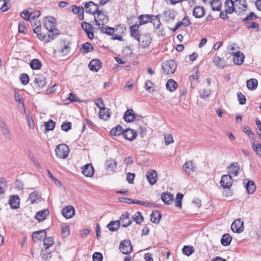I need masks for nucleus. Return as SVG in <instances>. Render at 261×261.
I'll return each mask as SVG.
<instances>
[{
    "mask_svg": "<svg viewBox=\"0 0 261 261\" xmlns=\"http://www.w3.org/2000/svg\"><path fill=\"white\" fill-rule=\"evenodd\" d=\"M150 23L154 27L156 33H161L163 31V27L162 25L159 15L151 14H142L138 18L135 23L129 22L130 33H136L140 30V28L145 24Z\"/></svg>",
    "mask_w": 261,
    "mask_h": 261,
    "instance_id": "1",
    "label": "nucleus"
},
{
    "mask_svg": "<svg viewBox=\"0 0 261 261\" xmlns=\"http://www.w3.org/2000/svg\"><path fill=\"white\" fill-rule=\"evenodd\" d=\"M71 42L67 39H61L57 46L55 51L60 56H64L71 50Z\"/></svg>",
    "mask_w": 261,
    "mask_h": 261,
    "instance_id": "2",
    "label": "nucleus"
},
{
    "mask_svg": "<svg viewBox=\"0 0 261 261\" xmlns=\"http://www.w3.org/2000/svg\"><path fill=\"white\" fill-rule=\"evenodd\" d=\"M130 36L137 39L143 48L148 47L152 41L150 34H130Z\"/></svg>",
    "mask_w": 261,
    "mask_h": 261,
    "instance_id": "3",
    "label": "nucleus"
},
{
    "mask_svg": "<svg viewBox=\"0 0 261 261\" xmlns=\"http://www.w3.org/2000/svg\"><path fill=\"white\" fill-rule=\"evenodd\" d=\"M31 20L32 28L33 33H39L41 30V25L40 21H37V19L40 15V12L38 10H35L31 12Z\"/></svg>",
    "mask_w": 261,
    "mask_h": 261,
    "instance_id": "4",
    "label": "nucleus"
},
{
    "mask_svg": "<svg viewBox=\"0 0 261 261\" xmlns=\"http://www.w3.org/2000/svg\"><path fill=\"white\" fill-rule=\"evenodd\" d=\"M162 66L163 73L167 74L173 73L176 69V65L173 60L164 61Z\"/></svg>",
    "mask_w": 261,
    "mask_h": 261,
    "instance_id": "5",
    "label": "nucleus"
},
{
    "mask_svg": "<svg viewBox=\"0 0 261 261\" xmlns=\"http://www.w3.org/2000/svg\"><path fill=\"white\" fill-rule=\"evenodd\" d=\"M56 155L61 159L66 158L69 153V149L67 145L65 144H61L57 145L55 148Z\"/></svg>",
    "mask_w": 261,
    "mask_h": 261,
    "instance_id": "6",
    "label": "nucleus"
},
{
    "mask_svg": "<svg viewBox=\"0 0 261 261\" xmlns=\"http://www.w3.org/2000/svg\"><path fill=\"white\" fill-rule=\"evenodd\" d=\"M96 14H97V16H94V20L96 24L99 26V28L101 30L102 25H106L105 24V23L107 22L108 21V17L102 10H98Z\"/></svg>",
    "mask_w": 261,
    "mask_h": 261,
    "instance_id": "7",
    "label": "nucleus"
},
{
    "mask_svg": "<svg viewBox=\"0 0 261 261\" xmlns=\"http://www.w3.org/2000/svg\"><path fill=\"white\" fill-rule=\"evenodd\" d=\"M43 23L44 27L50 33L57 31L56 29V19L54 17L51 16L46 17L43 19Z\"/></svg>",
    "mask_w": 261,
    "mask_h": 261,
    "instance_id": "8",
    "label": "nucleus"
},
{
    "mask_svg": "<svg viewBox=\"0 0 261 261\" xmlns=\"http://www.w3.org/2000/svg\"><path fill=\"white\" fill-rule=\"evenodd\" d=\"M119 249L122 253L129 254L133 251V246L129 240H125L121 242Z\"/></svg>",
    "mask_w": 261,
    "mask_h": 261,
    "instance_id": "9",
    "label": "nucleus"
},
{
    "mask_svg": "<svg viewBox=\"0 0 261 261\" xmlns=\"http://www.w3.org/2000/svg\"><path fill=\"white\" fill-rule=\"evenodd\" d=\"M126 30V28L123 24H119L114 28L110 27L108 25H102L101 28V33H113L114 31L118 32V33H124Z\"/></svg>",
    "mask_w": 261,
    "mask_h": 261,
    "instance_id": "10",
    "label": "nucleus"
},
{
    "mask_svg": "<svg viewBox=\"0 0 261 261\" xmlns=\"http://www.w3.org/2000/svg\"><path fill=\"white\" fill-rule=\"evenodd\" d=\"M98 101H100V105L96 104L97 107L99 109V117L101 119H107L110 118L109 113L108 110L105 107V104L101 98H99L97 99Z\"/></svg>",
    "mask_w": 261,
    "mask_h": 261,
    "instance_id": "11",
    "label": "nucleus"
},
{
    "mask_svg": "<svg viewBox=\"0 0 261 261\" xmlns=\"http://www.w3.org/2000/svg\"><path fill=\"white\" fill-rule=\"evenodd\" d=\"M98 9V5L92 1L85 4L84 10L87 13L95 15Z\"/></svg>",
    "mask_w": 261,
    "mask_h": 261,
    "instance_id": "12",
    "label": "nucleus"
},
{
    "mask_svg": "<svg viewBox=\"0 0 261 261\" xmlns=\"http://www.w3.org/2000/svg\"><path fill=\"white\" fill-rule=\"evenodd\" d=\"M34 82L35 88L39 90L43 88L46 84V78L42 74L35 75Z\"/></svg>",
    "mask_w": 261,
    "mask_h": 261,
    "instance_id": "13",
    "label": "nucleus"
},
{
    "mask_svg": "<svg viewBox=\"0 0 261 261\" xmlns=\"http://www.w3.org/2000/svg\"><path fill=\"white\" fill-rule=\"evenodd\" d=\"M130 216V214L127 212H125L121 214L119 221H120V223H122V227H127L132 224L133 220Z\"/></svg>",
    "mask_w": 261,
    "mask_h": 261,
    "instance_id": "14",
    "label": "nucleus"
},
{
    "mask_svg": "<svg viewBox=\"0 0 261 261\" xmlns=\"http://www.w3.org/2000/svg\"><path fill=\"white\" fill-rule=\"evenodd\" d=\"M176 13L173 9H167L164 11L161 14H159V18H162L163 20L168 21L171 19H173L175 16Z\"/></svg>",
    "mask_w": 261,
    "mask_h": 261,
    "instance_id": "15",
    "label": "nucleus"
},
{
    "mask_svg": "<svg viewBox=\"0 0 261 261\" xmlns=\"http://www.w3.org/2000/svg\"><path fill=\"white\" fill-rule=\"evenodd\" d=\"M231 229L234 232L240 233L244 230V223L241 219L235 220L231 225Z\"/></svg>",
    "mask_w": 261,
    "mask_h": 261,
    "instance_id": "16",
    "label": "nucleus"
},
{
    "mask_svg": "<svg viewBox=\"0 0 261 261\" xmlns=\"http://www.w3.org/2000/svg\"><path fill=\"white\" fill-rule=\"evenodd\" d=\"M234 3L236 13L240 14L246 10L247 5L245 0H235Z\"/></svg>",
    "mask_w": 261,
    "mask_h": 261,
    "instance_id": "17",
    "label": "nucleus"
},
{
    "mask_svg": "<svg viewBox=\"0 0 261 261\" xmlns=\"http://www.w3.org/2000/svg\"><path fill=\"white\" fill-rule=\"evenodd\" d=\"M59 34H36L37 37L44 43H48L56 38Z\"/></svg>",
    "mask_w": 261,
    "mask_h": 261,
    "instance_id": "18",
    "label": "nucleus"
},
{
    "mask_svg": "<svg viewBox=\"0 0 261 261\" xmlns=\"http://www.w3.org/2000/svg\"><path fill=\"white\" fill-rule=\"evenodd\" d=\"M232 184V179L230 175H223L221 177L220 185L223 188H229Z\"/></svg>",
    "mask_w": 261,
    "mask_h": 261,
    "instance_id": "19",
    "label": "nucleus"
},
{
    "mask_svg": "<svg viewBox=\"0 0 261 261\" xmlns=\"http://www.w3.org/2000/svg\"><path fill=\"white\" fill-rule=\"evenodd\" d=\"M231 54L233 55V61L235 64L240 65L243 64L245 56L242 52L238 51L235 54L232 52Z\"/></svg>",
    "mask_w": 261,
    "mask_h": 261,
    "instance_id": "20",
    "label": "nucleus"
},
{
    "mask_svg": "<svg viewBox=\"0 0 261 261\" xmlns=\"http://www.w3.org/2000/svg\"><path fill=\"white\" fill-rule=\"evenodd\" d=\"M137 132L131 128L125 129L123 133L124 138L129 141H133L135 140L137 137Z\"/></svg>",
    "mask_w": 261,
    "mask_h": 261,
    "instance_id": "21",
    "label": "nucleus"
},
{
    "mask_svg": "<svg viewBox=\"0 0 261 261\" xmlns=\"http://www.w3.org/2000/svg\"><path fill=\"white\" fill-rule=\"evenodd\" d=\"M88 66L90 70L97 72L101 68V62L98 59H93L90 62Z\"/></svg>",
    "mask_w": 261,
    "mask_h": 261,
    "instance_id": "22",
    "label": "nucleus"
},
{
    "mask_svg": "<svg viewBox=\"0 0 261 261\" xmlns=\"http://www.w3.org/2000/svg\"><path fill=\"white\" fill-rule=\"evenodd\" d=\"M0 127L2 129V133L5 138L8 140H11L12 135L8 127L7 126L2 118L0 119Z\"/></svg>",
    "mask_w": 261,
    "mask_h": 261,
    "instance_id": "23",
    "label": "nucleus"
},
{
    "mask_svg": "<svg viewBox=\"0 0 261 261\" xmlns=\"http://www.w3.org/2000/svg\"><path fill=\"white\" fill-rule=\"evenodd\" d=\"M240 168V166L239 163L234 162L227 168V172L229 175L231 174L234 176H236L238 175Z\"/></svg>",
    "mask_w": 261,
    "mask_h": 261,
    "instance_id": "24",
    "label": "nucleus"
},
{
    "mask_svg": "<svg viewBox=\"0 0 261 261\" xmlns=\"http://www.w3.org/2000/svg\"><path fill=\"white\" fill-rule=\"evenodd\" d=\"M146 178L151 185L155 184L157 181V173L155 170L147 171L146 174Z\"/></svg>",
    "mask_w": 261,
    "mask_h": 261,
    "instance_id": "25",
    "label": "nucleus"
},
{
    "mask_svg": "<svg viewBox=\"0 0 261 261\" xmlns=\"http://www.w3.org/2000/svg\"><path fill=\"white\" fill-rule=\"evenodd\" d=\"M82 173L86 177H92L94 174V168L91 164H87L82 168Z\"/></svg>",
    "mask_w": 261,
    "mask_h": 261,
    "instance_id": "26",
    "label": "nucleus"
},
{
    "mask_svg": "<svg viewBox=\"0 0 261 261\" xmlns=\"http://www.w3.org/2000/svg\"><path fill=\"white\" fill-rule=\"evenodd\" d=\"M183 169L187 174H190L196 170V167L194 166L192 161L186 162L183 166Z\"/></svg>",
    "mask_w": 261,
    "mask_h": 261,
    "instance_id": "27",
    "label": "nucleus"
},
{
    "mask_svg": "<svg viewBox=\"0 0 261 261\" xmlns=\"http://www.w3.org/2000/svg\"><path fill=\"white\" fill-rule=\"evenodd\" d=\"M20 199L18 195H14L10 196L9 204L13 209H16L19 207Z\"/></svg>",
    "mask_w": 261,
    "mask_h": 261,
    "instance_id": "28",
    "label": "nucleus"
},
{
    "mask_svg": "<svg viewBox=\"0 0 261 261\" xmlns=\"http://www.w3.org/2000/svg\"><path fill=\"white\" fill-rule=\"evenodd\" d=\"M62 213L66 218H71L74 215V208L72 206H66L62 210Z\"/></svg>",
    "mask_w": 261,
    "mask_h": 261,
    "instance_id": "29",
    "label": "nucleus"
},
{
    "mask_svg": "<svg viewBox=\"0 0 261 261\" xmlns=\"http://www.w3.org/2000/svg\"><path fill=\"white\" fill-rule=\"evenodd\" d=\"M161 199L165 204H171L173 200V195L168 192H164L161 195Z\"/></svg>",
    "mask_w": 261,
    "mask_h": 261,
    "instance_id": "30",
    "label": "nucleus"
},
{
    "mask_svg": "<svg viewBox=\"0 0 261 261\" xmlns=\"http://www.w3.org/2000/svg\"><path fill=\"white\" fill-rule=\"evenodd\" d=\"M162 215L161 212L158 210L152 211L150 215V220L153 223H159L160 221Z\"/></svg>",
    "mask_w": 261,
    "mask_h": 261,
    "instance_id": "31",
    "label": "nucleus"
},
{
    "mask_svg": "<svg viewBox=\"0 0 261 261\" xmlns=\"http://www.w3.org/2000/svg\"><path fill=\"white\" fill-rule=\"evenodd\" d=\"M123 118L127 122H132L135 119V114L133 109L127 110L124 115Z\"/></svg>",
    "mask_w": 261,
    "mask_h": 261,
    "instance_id": "32",
    "label": "nucleus"
},
{
    "mask_svg": "<svg viewBox=\"0 0 261 261\" xmlns=\"http://www.w3.org/2000/svg\"><path fill=\"white\" fill-rule=\"evenodd\" d=\"M49 214V212L48 209H44L42 211L38 212L35 216L36 219L39 222L45 220L47 216Z\"/></svg>",
    "mask_w": 261,
    "mask_h": 261,
    "instance_id": "33",
    "label": "nucleus"
},
{
    "mask_svg": "<svg viewBox=\"0 0 261 261\" xmlns=\"http://www.w3.org/2000/svg\"><path fill=\"white\" fill-rule=\"evenodd\" d=\"M225 11L229 14H231L232 12H235L234 1L232 0H226L225 2Z\"/></svg>",
    "mask_w": 261,
    "mask_h": 261,
    "instance_id": "34",
    "label": "nucleus"
},
{
    "mask_svg": "<svg viewBox=\"0 0 261 261\" xmlns=\"http://www.w3.org/2000/svg\"><path fill=\"white\" fill-rule=\"evenodd\" d=\"M71 11L74 14H77L80 20L84 19V8L82 7H77L76 5L71 6Z\"/></svg>",
    "mask_w": 261,
    "mask_h": 261,
    "instance_id": "35",
    "label": "nucleus"
},
{
    "mask_svg": "<svg viewBox=\"0 0 261 261\" xmlns=\"http://www.w3.org/2000/svg\"><path fill=\"white\" fill-rule=\"evenodd\" d=\"M193 14L196 18L203 17L205 14L204 8L200 6L195 7L193 10Z\"/></svg>",
    "mask_w": 261,
    "mask_h": 261,
    "instance_id": "36",
    "label": "nucleus"
},
{
    "mask_svg": "<svg viewBox=\"0 0 261 261\" xmlns=\"http://www.w3.org/2000/svg\"><path fill=\"white\" fill-rule=\"evenodd\" d=\"M166 86L167 89L170 92L174 91L177 88V83L172 79L169 80L166 84Z\"/></svg>",
    "mask_w": 261,
    "mask_h": 261,
    "instance_id": "37",
    "label": "nucleus"
},
{
    "mask_svg": "<svg viewBox=\"0 0 261 261\" xmlns=\"http://www.w3.org/2000/svg\"><path fill=\"white\" fill-rule=\"evenodd\" d=\"M246 27L248 29H251V31L253 32H258L259 31V25L258 24L252 21H247L245 23Z\"/></svg>",
    "mask_w": 261,
    "mask_h": 261,
    "instance_id": "38",
    "label": "nucleus"
},
{
    "mask_svg": "<svg viewBox=\"0 0 261 261\" xmlns=\"http://www.w3.org/2000/svg\"><path fill=\"white\" fill-rule=\"evenodd\" d=\"M124 130L122 126L120 125H117L116 127L113 128L110 132V134L113 136H119L123 135Z\"/></svg>",
    "mask_w": 261,
    "mask_h": 261,
    "instance_id": "39",
    "label": "nucleus"
},
{
    "mask_svg": "<svg viewBox=\"0 0 261 261\" xmlns=\"http://www.w3.org/2000/svg\"><path fill=\"white\" fill-rule=\"evenodd\" d=\"M232 241V237L229 233H225L222 236L221 243L223 246H228Z\"/></svg>",
    "mask_w": 261,
    "mask_h": 261,
    "instance_id": "40",
    "label": "nucleus"
},
{
    "mask_svg": "<svg viewBox=\"0 0 261 261\" xmlns=\"http://www.w3.org/2000/svg\"><path fill=\"white\" fill-rule=\"evenodd\" d=\"M47 233L44 229L34 232L32 234L33 239H36L41 240L44 237H46Z\"/></svg>",
    "mask_w": 261,
    "mask_h": 261,
    "instance_id": "41",
    "label": "nucleus"
},
{
    "mask_svg": "<svg viewBox=\"0 0 261 261\" xmlns=\"http://www.w3.org/2000/svg\"><path fill=\"white\" fill-rule=\"evenodd\" d=\"M258 85V82L255 79H251L247 81V87L250 90H255Z\"/></svg>",
    "mask_w": 261,
    "mask_h": 261,
    "instance_id": "42",
    "label": "nucleus"
},
{
    "mask_svg": "<svg viewBox=\"0 0 261 261\" xmlns=\"http://www.w3.org/2000/svg\"><path fill=\"white\" fill-rule=\"evenodd\" d=\"M120 226V222L119 220L112 221L108 225L107 227L111 231H116Z\"/></svg>",
    "mask_w": 261,
    "mask_h": 261,
    "instance_id": "43",
    "label": "nucleus"
},
{
    "mask_svg": "<svg viewBox=\"0 0 261 261\" xmlns=\"http://www.w3.org/2000/svg\"><path fill=\"white\" fill-rule=\"evenodd\" d=\"M31 67L34 70H38L41 68L42 63L40 60L37 59H33L30 63Z\"/></svg>",
    "mask_w": 261,
    "mask_h": 261,
    "instance_id": "44",
    "label": "nucleus"
},
{
    "mask_svg": "<svg viewBox=\"0 0 261 261\" xmlns=\"http://www.w3.org/2000/svg\"><path fill=\"white\" fill-rule=\"evenodd\" d=\"M54 244V239L52 237H45L43 239V245L45 249H48Z\"/></svg>",
    "mask_w": 261,
    "mask_h": 261,
    "instance_id": "45",
    "label": "nucleus"
},
{
    "mask_svg": "<svg viewBox=\"0 0 261 261\" xmlns=\"http://www.w3.org/2000/svg\"><path fill=\"white\" fill-rule=\"evenodd\" d=\"M245 187L249 194H253L255 191L256 186L252 180L248 181Z\"/></svg>",
    "mask_w": 261,
    "mask_h": 261,
    "instance_id": "46",
    "label": "nucleus"
},
{
    "mask_svg": "<svg viewBox=\"0 0 261 261\" xmlns=\"http://www.w3.org/2000/svg\"><path fill=\"white\" fill-rule=\"evenodd\" d=\"M133 221H134L137 224H140L143 221V217L140 212H137L133 218H132Z\"/></svg>",
    "mask_w": 261,
    "mask_h": 261,
    "instance_id": "47",
    "label": "nucleus"
},
{
    "mask_svg": "<svg viewBox=\"0 0 261 261\" xmlns=\"http://www.w3.org/2000/svg\"><path fill=\"white\" fill-rule=\"evenodd\" d=\"M182 252L184 254L189 256L194 252V249L191 246H184L182 249Z\"/></svg>",
    "mask_w": 261,
    "mask_h": 261,
    "instance_id": "48",
    "label": "nucleus"
},
{
    "mask_svg": "<svg viewBox=\"0 0 261 261\" xmlns=\"http://www.w3.org/2000/svg\"><path fill=\"white\" fill-rule=\"evenodd\" d=\"M107 168H110L112 171L114 170L117 167V163L113 159H110L106 161Z\"/></svg>",
    "mask_w": 261,
    "mask_h": 261,
    "instance_id": "49",
    "label": "nucleus"
},
{
    "mask_svg": "<svg viewBox=\"0 0 261 261\" xmlns=\"http://www.w3.org/2000/svg\"><path fill=\"white\" fill-rule=\"evenodd\" d=\"M213 62L218 67H220L222 68H224L225 65L224 60L219 57L216 56L214 59Z\"/></svg>",
    "mask_w": 261,
    "mask_h": 261,
    "instance_id": "50",
    "label": "nucleus"
},
{
    "mask_svg": "<svg viewBox=\"0 0 261 261\" xmlns=\"http://www.w3.org/2000/svg\"><path fill=\"white\" fill-rule=\"evenodd\" d=\"M184 197V195L180 193H178L176 194V200L175 201V205L178 207L181 208L182 205V200Z\"/></svg>",
    "mask_w": 261,
    "mask_h": 261,
    "instance_id": "51",
    "label": "nucleus"
},
{
    "mask_svg": "<svg viewBox=\"0 0 261 261\" xmlns=\"http://www.w3.org/2000/svg\"><path fill=\"white\" fill-rule=\"evenodd\" d=\"M7 187V182L5 178H0V194H3L5 192L6 188Z\"/></svg>",
    "mask_w": 261,
    "mask_h": 261,
    "instance_id": "52",
    "label": "nucleus"
},
{
    "mask_svg": "<svg viewBox=\"0 0 261 261\" xmlns=\"http://www.w3.org/2000/svg\"><path fill=\"white\" fill-rule=\"evenodd\" d=\"M82 27L86 33H93V27L91 24L84 21L82 23Z\"/></svg>",
    "mask_w": 261,
    "mask_h": 261,
    "instance_id": "53",
    "label": "nucleus"
},
{
    "mask_svg": "<svg viewBox=\"0 0 261 261\" xmlns=\"http://www.w3.org/2000/svg\"><path fill=\"white\" fill-rule=\"evenodd\" d=\"M45 129L47 131L52 130L55 127V122L53 120L49 119L45 123Z\"/></svg>",
    "mask_w": 261,
    "mask_h": 261,
    "instance_id": "54",
    "label": "nucleus"
},
{
    "mask_svg": "<svg viewBox=\"0 0 261 261\" xmlns=\"http://www.w3.org/2000/svg\"><path fill=\"white\" fill-rule=\"evenodd\" d=\"M213 11H220L221 9L222 4L221 1L216 2H210Z\"/></svg>",
    "mask_w": 261,
    "mask_h": 261,
    "instance_id": "55",
    "label": "nucleus"
},
{
    "mask_svg": "<svg viewBox=\"0 0 261 261\" xmlns=\"http://www.w3.org/2000/svg\"><path fill=\"white\" fill-rule=\"evenodd\" d=\"M70 234V229L68 225H65L62 226V236L63 238L67 237Z\"/></svg>",
    "mask_w": 261,
    "mask_h": 261,
    "instance_id": "56",
    "label": "nucleus"
},
{
    "mask_svg": "<svg viewBox=\"0 0 261 261\" xmlns=\"http://www.w3.org/2000/svg\"><path fill=\"white\" fill-rule=\"evenodd\" d=\"M252 147L256 154L261 156V144L260 143L253 142L252 143Z\"/></svg>",
    "mask_w": 261,
    "mask_h": 261,
    "instance_id": "57",
    "label": "nucleus"
},
{
    "mask_svg": "<svg viewBox=\"0 0 261 261\" xmlns=\"http://www.w3.org/2000/svg\"><path fill=\"white\" fill-rule=\"evenodd\" d=\"M82 48L83 49V52L84 53H88L91 50H92L93 49V48L92 47V45L88 42H86L84 43L82 45Z\"/></svg>",
    "mask_w": 261,
    "mask_h": 261,
    "instance_id": "58",
    "label": "nucleus"
},
{
    "mask_svg": "<svg viewBox=\"0 0 261 261\" xmlns=\"http://www.w3.org/2000/svg\"><path fill=\"white\" fill-rule=\"evenodd\" d=\"M20 16L21 17L28 20V21H30L31 20V12H30L29 10H23L20 14Z\"/></svg>",
    "mask_w": 261,
    "mask_h": 261,
    "instance_id": "59",
    "label": "nucleus"
},
{
    "mask_svg": "<svg viewBox=\"0 0 261 261\" xmlns=\"http://www.w3.org/2000/svg\"><path fill=\"white\" fill-rule=\"evenodd\" d=\"M237 97L239 103L241 105H244L246 101V98L245 96L241 92H238L237 93Z\"/></svg>",
    "mask_w": 261,
    "mask_h": 261,
    "instance_id": "60",
    "label": "nucleus"
},
{
    "mask_svg": "<svg viewBox=\"0 0 261 261\" xmlns=\"http://www.w3.org/2000/svg\"><path fill=\"white\" fill-rule=\"evenodd\" d=\"M20 79L21 83L24 85L28 84L30 80L29 76L27 73L21 74Z\"/></svg>",
    "mask_w": 261,
    "mask_h": 261,
    "instance_id": "61",
    "label": "nucleus"
},
{
    "mask_svg": "<svg viewBox=\"0 0 261 261\" xmlns=\"http://www.w3.org/2000/svg\"><path fill=\"white\" fill-rule=\"evenodd\" d=\"M257 16L253 12H251L246 18H245L243 20L244 23H245L247 21H252L253 20L256 19Z\"/></svg>",
    "mask_w": 261,
    "mask_h": 261,
    "instance_id": "62",
    "label": "nucleus"
},
{
    "mask_svg": "<svg viewBox=\"0 0 261 261\" xmlns=\"http://www.w3.org/2000/svg\"><path fill=\"white\" fill-rule=\"evenodd\" d=\"M93 261H102L103 255L99 252H94L92 256Z\"/></svg>",
    "mask_w": 261,
    "mask_h": 261,
    "instance_id": "63",
    "label": "nucleus"
},
{
    "mask_svg": "<svg viewBox=\"0 0 261 261\" xmlns=\"http://www.w3.org/2000/svg\"><path fill=\"white\" fill-rule=\"evenodd\" d=\"M29 198L32 203L36 202L37 200L39 199L38 193L36 191L31 193L30 195Z\"/></svg>",
    "mask_w": 261,
    "mask_h": 261,
    "instance_id": "64",
    "label": "nucleus"
}]
</instances>
